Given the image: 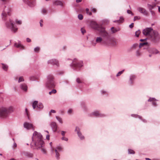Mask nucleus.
<instances>
[{"mask_svg":"<svg viewBox=\"0 0 160 160\" xmlns=\"http://www.w3.org/2000/svg\"><path fill=\"white\" fill-rule=\"evenodd\" d=\"M66 132L64 131H61V134L63 136H64L65 135V133Z\"/></svg>","mask_w":160,"mask_h":160,"instance_id":"61","label":"nucleus"},{"mask_svg":"<svg viewBox=\"0 0 160 160\" xmlns=\"http://www.w3.org/2000/svg\"><path fill=\"white\" fill-rule=\"evenodd\" d=\"M81 106L82 108L84 111H88V109L86 106L84 102H82L81 103Z\"/></svg>","mask_w":160,"mask_h":160,"instance_id":"26","label":"nucleus"},{"mask_svg":"<svg viewBox=\"0 0 160 160\" xmlns=\"http://www.w3.org/2000/svg\"><path fill=\"white\" fill-rule=\"evenodd\" d=\"M133 23H132L129 25V27L130 28H132L133 27Z\"/></svg>","mask_w":160,"mask_h":160,"instance_id":"60","label":"nucleus"},{"mask_svg":"<svg viewBox=\"0 0 160 160\" xmlns=\"http://www.w3.org/2000/svg\"><path fill=\"white\" fill-rule=\"evenodd\" d=\"M49 144L51 146V151L52 152V153H53L54 152V149H53L52 147V142H50Z\"/></svg>","mask_w":160,"mask_h":160,"instance_id":"50","label":"nucleus"},{"mask_svg":"<svg viewBox=\"0 0 160 160\" xmlns=\"http://www.w3.org/2000/svg\"><path fill=\"white\" fill-rule=\"evenodd\" d=\"M26 41L27 42H30L31 41V39L29 38H26Z\"/></svg>","mask_w":160,"mask_h":160,"instance_id":"59","label":"nucleus"},{"mask_svg":"<svg viewBox=\"0 0 160 160\" xmlns=\"http://www.w3.org/2000/svg\"><path fill=\"white\" fill-rule=\"evenodd\" d=\"M141 53L139 50H137L136 52V55L137 57H140L141 55Z\"/></svg>","mask_w":160,"mask_h":160,"instance_id":"38","label":"nucleus"},{"mask_svg":"<svg viewBox=\"0 0 160 160\" xmlns=\"http://www.w3.org/2000/svg\"><path fill=\"white\" fill-rule=\"evenodd\" d=\"M146 46L147 47L146 48H144V49H148L149 48L150 44L147 42L141 43L139 44V48H140L142 47Z\"/></svg>","mask_w":160,"mask_h":160,"instance_id":"23","label":"nucleus"},{"mask_svg":"<svg viewBox=\"0 0 160 160\" xmlns=\"http://www.w3.org/2000/svg\"><path fill=\"white\" fill-rule=\"evenodd\" d=\"M50 125L53 132H56L57 130V126L56 123L54 122H51Z\"/></svg>","mask_w":160,"mask_h":160,"instance_id":"22","label":"nucleus"},{"mask_svg":"<svg viewBox=\"0 0 160 160\" xmlns=\"http://www.w3.org/2000/svg\"><path fill=\"white\" fill-rule=\"evenodd\" d=\"M155 6V5L153 6L148 4V7L150 11L152 10V9Z\"/></svg>","mask_w":160,"mask_h":160,"instance_id":"33","label":"nucleus"},{"mask_svg":"<svg viewBox=\"0 0 160 160\" xmlns=\"http://www.w3.org/2000/svg\"><path fill=\"white\" fill-rule=\"evenodd\" d=\"M48 63L53 65H56L57 67L59 66V63L58 61L55 59H52L48 60Z\"/></svg>","mask_w":160,"mask_h":160,"instance_id":"19","label":"nucleus"},{"mask_svg":"<svg viewBox=\"0 0 160 160\" xmlns=\"http://www.w3.org/2000/svg\"><path fill=\"white\" fill-rule=\"evenodd\" d=\"M91 11L92 12H96V9L95 8H92L91 9Z\"/></svg>","mask_w":160,"mask_h":160,"instance_id":"63","label":"nucleus"},{"mask_svg":"<svg viewBox=\"0 0 160 160\" xmlns=\"http://www.w3.org/2000/svg\"><path fill=\"white\" fill-rule=\"evenodd\" d=\"M15 22L18 25H21L22 24V21L20 20H16L15 21Z\"/></svg>","mask_w":160,"mask_h":160,"instance_id":"49","label":"nucleus"},{"mask_svg":"<svg viewBox=\"0 0 160 160\" xmlns=\"http://www.w3.org/2000/svg\"><path fill=\"white\" fill-rule=\"evenodd\" d=\"M62 149L63 148L60 145L57 146L55 149H54V151L55 152V157L58 160L60 158V154L59 152L61 151Z\"/></svg>","mask_w":160,"mask_h":160,"instance_id":"9","label":"nucleus"},{"mask_svg":"<svg viewBox=\"0 0 160 160\" xmlns=\"http://www.w3.org/2000/svg\"><path fill=\"white\" fill-rule=\"evenodd\" d=\"M23 2L31 7L35 6L36 5L35 0H22Z\"/></svg>","mask_w":160,"mask_h":160,"instance_id":"15","label":"nucleus"},{"mask_svg":"<svg viewBox=\"0 0 160 160\" xmlns=\"http://www.w3.org/2000/svg\"><path fill=\"white\" fill-rule=\"evenodd\" d=\"M78 18L80 20H82L83 18V16L81 14H79L78 15Z\"/></svg>","mask_w":160,"mask_h":160,"instance_id":"46","label":"nucleus"},{"mask_svg":"<svg viewBox=\"0 0 160 160\" xmlns=\"http://www.w3.org/2000/svg\"><path fill=\"white\" fill-rule=\"evenodd\" d=\"M14 46L20 49H24V47L21 44L20 41H19L18 43L16 42L14 44Z\"/></svg>","mask_w":160,"mask_h":160,"instance_id":"25","label":"nucleus"},{"mask_svg":"<svg viewBox=\"0 0 160 160\" xmlns=\"http://www.w3.org/2000/svg\"><path fill=\"white\" fill-rule=\"evenodd\" d=\"M99 35L103 40L104 42L106 43L110 39L111 37V35L105 30V28L102 27L98 31Z\"/></svg>","mask_w":160,"mask_h":160,"instance_id":"5","label":"nucleus"},{"mask_svg":"<svg viewBox=\"0 0 160 160\" xmlns=\"http://www.w3.org/2000/svg\"><path fill=\"white\" fill-rule=\"evenodd\" d=\"M53 5L55 6H59L63 8L64 6V3L59 0H55L53 1Z\"/></svg>","mask_w":160,"mask_h":160,"instance_id":"18","label":"nucleus"},{"mask_svg":"<svg viewBox=\"0 0 160 160\" xmlns=\"http://www.w3.org/2000/svg\"><path fill=\"white\" fill-rule=\"evenodd\" d=\"M157 101H158V100L156 99L155 98L151 97H150L149 99L148 100V102H153Z\"/></svg>","mask_w":160,"mask_h":160,"instance_id":"30","label":"nucleus"},{"mask_svg":"<svg viewBox=\"0 0 160 160\" xmlns=\"http://www.w3.org/2000/svg\"><path fill=\"white\" fill-rule=\"evenodd\" d=\"M136 78V76L134 74H131L129 76L128 83L130 85L132 86L134 84Z\"/></svg>","mask_w":160,"mask_h":160,"instance_id":"17","label":"nucleus"},{"mask_svg":"<svg viewBox=\"0 0 160 160\" xmlns=\"http://www.w3.org/2000/svg\"><path fill=\"white\" fill-rule=\"evenodd\" d=\"M86 11L87 13L89 14V15H91L92 14V12L89 11V9L87 8L86 9Z\"/></svg>","mask_w":160,"mask_h":160,"instance_id":"48","label":"nucleus"},{"mask_svg":"<svg viewBox=\"0 0 160 160\" xmlns=\"http://www.w3.org/2000/svg\"><path fill=\"white\" fill-rule=\"evenodd\" d=\"M91 25L92 28L98 31L99 30L101 29L103 27L98 24L95 21H91Z\"/></svg>","mask_w":160,"mask_h":160,"instance_id":"12","label":"nucleus"},{"mask_svg":"<svg viewBox=\"0 0 160 160\" xmlns=\"http://www.w3.org/2000/svg\"><path fill=\"white\" fill-rule=\"evenodd\" d=\"M34 50L35 52L38 53L40 50V48L39 47H37L34 48Z\"/></svg>","mask_w":160,"mask_h":160,"instance_id":"37","label":"nucleus"},{"mask_svg":"<svg viewBox=\"0 0 160 160\" xmlns=\"http://www.w3.org/2000/svg\"><path fill=\"white\" fill-rule=\"evenodd\" d=\"M73 112V110L72 109H69L67 111V113L69 115H71Z\"/></svg>","mask_w":160,"mask_h":160,"instance_id":"43","label":"nucleus"},{"mask_svg":"<svg viewBox=\"0 0 160 160\" xmlns=\"http://www.w3.org/2000/svg\"><path fill=\"white\" fill-rule=\"evenodd\" d=\"M119 31V29H117L115 28V29H113L112 31H111L112 33H114L118 31Z\"/></svg>","mask_w":160,"mask_h":160,"instance_id":"47","label":"nucleus"},{"mask_svg":"<svg viewBox=\"0 0 160 160\" xmlns=\"http://www.w3.org/2000/svg\"><path fill=\"white\" fill-rule=\"evenodd\" d=\"M92 114L95 117L100 118L105 117L106 116L104 114L101 113L98 110L94 111Z\"/></svg>","mask_w":160,"mask_h":160,"instance_id":"16","label":"nucleus"},{"mask_svg":"<svg viewBox=\"0 0 160 160\" xmlns=\"http://www.w3.org/2000/svg\"><path fill=\"white\" fill-rule=\"evenodd\" d=\"M124 19L122 16L120 17V19L118 20H114L113 21L114 22H118V23H122L124 22Z\"/></svg>","mask_w":160,"mask_h":160,"instance_id":"27","label":"nucleus"},{"mask_svg":"<svg viewBox=\"0 0 160 160\" xmlns=\"http://www.w3.org/2000/svg\"><path fill=\"white\" fill-rule=\"evenodd\" d=\"M81 30V32L82 33V34H83L85 33L86 32V30L82 28Z\"/></svg>","mask_w":160,"mask_h":160,"instance_id":"55","label":"nucleus"},{"mask_svg":"<svg viewBox=\"0 0 160 160\" xmlns=\"http://www.w3.org/2000/svg\"><path fill=\"white\" fill-rule=\"evenodd\" d=\"M150 38L152 41L154 42H158L160 38V35L158 32L156 31H153L151 33Z\"/></svg>","mask_w":160,"mask_h":160,"instance_id":"7","label":"nucleus"},{"mask_svg":"<svg viewBox=\"0 0 160 160\" xmlns=\"http://www.w3.org/2000/svg\"><path fill=\"white\" fill-rule=\"evenodd\" d=\"M128 153L129 154H134L135 153V152L133 150L131 149H128Z\"/></svg>","mask_w":160,"mask_h":160,"instance_id":"31","label":"nucleus"},{"mask_svg":"<svg viewBox=\"0 0 160 160\" xmlns=\"http://www.w3.org/2000/svg\"><path fill=\"white\" fill-rule=\"evenodd\" d=\"M41 12L43 14L45 15L47 13V10L44 8H42L41 9Z\"/></svg>","mask_w":160,"mask_h":160,"instance_id":"34","label":"nucleus"},{"mask_svg":"<svg viewBox=\"0 0 160 160\" xmlns=\"http://www.w3.org/2000/svg\"><path fill=\"white\" fill-rule=\"evenodd\" d=\"M101 92L102 94H106V91L104 90H101Z\"/></svg>","mask_w":160,"mask_h":160,"instance_id":"57","label":"nucleus"},{"mask_svg":"<svg viewBox=\"0 0 160 160\" xmlns=\"http://www.w3.org/2000/svg\"><path fill=\"white\" fill-rule=\"evenodd\" d=\"M25 155L30 158H32L33 156V154L29 152H26L25 153Z\"/></svg>","mask_w":160,"mask_h":160,"instance_id":"35","label":"nucleus"},{"mask_svg":"<svg viewBox=\"0 0 160 160\" xmlns=\"http://www.w3.org/2000/svg\"><path fill=\"white\" fill-rule=\"evenodd\" d=\"M11 8L10 6H4L1 14L2 20L5 23L6 27L11 30L14 33L16 32L18 28L17 27L12 20L9 18L11 15Z\"/></svg>","mask_w":160,"mask_h":160,"instance_id":"1","label":"nucleus"},{"mask_svg":"<svg viewBox=\"0 0 160 160\" xmlns=\"http://www.w3.org/2000/svg\"><path fill=\"white\" fill-rule=\"evenodd\" d=\"M47 88H53L55 86L54 77L52 75H49L47 76V80L46 83Z\"/></svg>","mask_w":160,"mask_h":160,"instance_id":"6","label":"nucleus"},{"mask_svg":"<svg viewBox=\"0 0 160 160\" xmlns=\"http://www.w3.org/2000/svg\"><path fill=\"white\" fill-rule=\"evenodd\" d=\"M137 10L139 12L141 13L142 14L144 15L148 16V11L144 8L139 7L137 8Z\"/></svg>","mask_w":160,"mask_h":160,"instance_id":"20","label":"nucleus"},{"mask_svg":"<svg viewBox=\"0 0 160 160\" xmlns=\"http://www.w3.org/2000/svg\"><path fill=\"white\" fill-rule=\"evenodd\" d=\"M43 21L42 19H41L40 20V26L41 27H42L43 26V24H42V23L43 22Z\"/></svg>","mask_w":160,"mask_h":160,"instance_id":"58","label":"nucleus"},{"mask_svg":"<svg viewBox=\"0 0 160 160\" xmlns=\"http://www.w3.org/2000/svg\"><path fill=\"white\" fill-rule=\"evenodd\" d=\"M56 92L57 91L56 89H53L52 90L49 92V94L51 95L52 93L55 94Z\"/></svg>","mask_w":160,"mask_h":160,"instance_id":"44","label":"nucleus"},{"mask_svg":"<svg viewBox=\"0 0 160 160\" xmlns=\"http://www.w3.org/2000/svg\"><path fill=\"white\" fill-rule=\"evenodd\" d=\"M75 132H76L78 136L81 140H83L85 139L84 136L82 135L80 128L78 126H76L75 128Z\"/></svg>","mask_w":160,"mask_h":160,"instance_id":"13","label":"nucleus"},{"mask_svg":"<svg viewBox=\"0 0 160 160\" xmlns=\"http://www.w3.org/2000/svg\"><path fill=\"white\" fill-rule=\"evenodd\" d=\"M140 33V31L139 30L136 31L135 32V36L137 37H138Z\"/></svg>","mask_w":160,"mask_h":160,"instance_id":"45","label":"nucleus"},{"mask_svg":"<svg viewBox=\"0 0 160 160\" xmlns=\"http://www.w3.org/2000/svg\"><path fill=\"white\" fill-rule=\"evenodd\" d=\"M124 69H123L121 71L119 72L118 73L116 74V76L117 77H118L120 76L124 72Z\"/></svg>","mask_w":160,"mask_h":160,"instance_id":"36","label":"nucleus"},{"mask_svg":"<svg viewBox=\"0 0 160 160\" xmlns=\"http://www.w3.org/2000/svg\"><path fill=\"white\" fill-rule=\"evenodd\" d=\"M56 118L60 123H62L63 122L62 120V119L61 118L57 116H56Z\"/></svg>","mask_w":160,"mask_h":160,"instance_id":"39","label":"nucleus"},{"mask_svg":"<svg viewBox=\"0 0 160 160\" xmlns=\"http://www.w3.org/2000/svg\"><path fill=\"white\" fill-rule=\"evenodd\" d=\"M131 116L135 118H138L140 119H141V116L136 114H132Z\"/></svg>","mask_w":160,"mask_h":160,"instance_id":"32","label":"nucleus"},{"mask_svg":"<svg viewBox=\"0 0 160 160\" xmlns=\"http://www.w3.org/2000/svg\"><path fill=\"white\" fill-rule=\"evenodd\" d=\"M20 88L23 91L26 92L28 90L27 85L25 83H22L20 85Z\"/></svg>","mask_w":160,"mask_h":160,"instance_id":"24","label":"nucleus"},{"mask_svg":"<svg viewBox=\"0 0 160 160\" xmlns=\"http://www.w3.org/2000/svg\"><path fill=\"white\" fill-rule=\"evenodd\" d=\"M152 105L154 107H156L157 106V104L155 101L153 102H152Z\"/></svg>","mask_w":160,"mask_h":160,"instance_id":"54","label":"nucleus"},{"mask_svg":"<svg viewBox=\"0 0 160 160\" xmlns=\"http://www.w3.org/2000/svg\"><path fill=\"white\" fill-rule=\"evenodd\" d=\"M23 126L24 127L27 129H32L33 130H34V129L33 125L29 122H25L23 124Z\"/></svg>","mask_w":160,"mask_h":160,"instance_id":"21","label":"nucleus"},{"mask_svg":"<svg viewBox=\"0 0 160 160\" xmlns=\"http://www.w3.org/2000/svg\"><path fill=\"white\" fill-rule=\"evenodd\" d=\"M36 78L34 76H31L29 77V79L31 81H34L36 79Z\"/></svg>","mask_w":160,"mask_h":160,"instance_id":"52","label":"nucleus"},{"mask_svg":"<svg viewBox=\"0 0 160 160\" xmlns=\"http://www.w3.org/2000/svg\"><path fill=\"white\" fill-rule=\"evenodd\" d=\"M14 111L13 107H10L8 108L0 107V118H5Z\"/></svg>","mask_w":160,"mask_h":160,"instance_id":"4","label":"nucleus"},{"mask_svg":"<svg viewBox=\"0 0 160 160\" xmlns=\"http://www.w3.org/2000/svg\"><path fill=\"white\" fill-rule=\"evenodd\" d=\"M140 19V17L139 16H135L134 17L133 20L134 21H135L137 20H139Z\"/></svg>","mask_w":160,"mask_h":160,"instance_id":"51","label":"nucleus"},{"mask_svg":"<svg viewBox=\"0 0 160 160\" xmlns=\"http://www.w3.org/2000/svg\"><path fill=\"white\" fill-rule=\"evenodd\" d=\"M2 65V69L4 70L5 71H7L8 70V66L5 64L4 63H1Z\"/></svg>","mask_w":160,"mask_h":160,"instance_id":"28","label":"nucleus"},{"mask_svg":"<svg viewBox=\"0 0 160 160\" xmlns=\"http://www.w3.org/2000/svg\"><path fill=\"white\" fill-rule=\"evenodd\" d=\"M67 60L70 61L71 63L70 66L73 70L76 71H79L83 66V62L82 61L79 60L77 58H74L73 60L69 58Z\"/></svg>","mask_w":160,"mask_h":160,"instance_id":"3","label":"nucleus"},{"mask_svg":"<svg viewBox=\"0 0 160 160\" xmlns=\"http://www.w3.org/2000/svg\"><path fill=\"white\" fill-rule=\"evenodd\" d=\"M32 139V141L30 143L31 148L33 149H40L42 153L46 154V150L44 148L45 143L41 134L35 131Z\"/></svg>","mask_w":160,"mask_h":160,"instance_id":"2","label":"nucleus"},{"mask_svg":"<svg viewBox=\"0 0 160 160\" xmlns=\"http://www.w3.org/2000/svg\"><path fill=\"white\" fill-rule=\"evenodd\" d=\"M62 139L63 140H65L66 141H67L68 140V139L67 138L64 137H62Z\"/></svg>","mask_w":160,"mask_h":160,"instance_id":"56","label":"nucleus"},{"mask_svg":"<svg viewBox=\"0 0 160 160\" xmlns=\"http://www.w3.org/2000/svg\"><path fill=\"white\" fill-rule=\"evenodd\" d=\"M32 108L34 109L36 108L37 110H40L43 108V105L41 102H39L37 101H34L32 103Z\"/></svg>","mask_w":160,"mask_h":160,"instance_id":"8","label":"nucleus"},{"mask_svg":"<svg viewBox=\"0 0 160 160\" xmlns=\"http://www.w3.org/2000/svg\"><path fill=\"white\" fill-rule=\"evenodd\" d=\"M0 1L4 4H5L8 2H9V0H0Z\"/></svg>","mask_w":160,"mask_h":160,"instance_id":"53","label":"nucleus"},{"mask_svg":"<svg viewBox=\"0 0 160 160\" xmlns=\"http://www.w3.org/2000/svg\"><path fill=\"white\" fill-rule=\"evenodd\" d=\"M24 81V79L23 78V77L22 76L20 77L18 80V82L20 83L21 82H23Z\"/></svg>","mask_w":160,"mask_h":160,"instance_id":"40","label":"nucleus"},{"mask_svg":"<svg viewBox=\"0 0 160 160\" xmlns=\"http://www.w3.org/2000/svg\"><path fill=\"white\" fill-rule=\"evenodd\" d=\"M151 14L152 15H155V12L154 11H152V10H151V11H150Z\"/></svg>","mask_w":160,"mask_h":160,"instance_id":"62","label":"nucleus"},{"mask_svg":"<svg viewBox=\"0 0 160 160\" xmlns=\"http://www.w3.org/2000/svg\"><path fill=\"white\" fill-rule=\"evenodd\" d=\"M159 51L156 49H153L152 50V53L154 54H157L158 53Z\"/></svg>","mask_w":160,"mask_h":160,"instance_id":"42","label":"nucleus"},{"mask_svg":"<svg viewBox=\"0 0 160 160\" xmlns=\"http://www.w3.org/2000/svg\"><path fill=\"white\" fill-rule=\"evenodd\" d=\"M97 43H100L102 45H105L106 43L104 42L103 39L101 37H98L96 38V43H93L92 45L95 46Z\"/></svg>","mask_w":160,"mask_h":160,"instance_id":"14","label":"nucleus"},{"mask_svg":"<svg viewBox=\"0 0 160 160\" xmlns=\"http://www.w3.org/2000/svg\"><path fill=\"white\" fill-rule=\"evenodd\" d=\"M117 44L116 41L114 39L112 38L111 37L110 39L106 43L105 46L115 47L116 46Z\"/></svg>","mask_w":160,"mask_h":160,"instance_id":"10","label":"nucleus"},{"mask_svg":"<svg viewBox=\"0 0 160 160\" xmlns=\"http://www.w3.org/2000/svg\"><path fill=\"white\" fill-rule=\"evenodd\" d=\"M76 82L78 84H82L84 83L83 80L79 78H77Z\"/></svg>","mask_w":160,"mask_h":160,"instance_id":"29","label":"nucleus"},{"mask_svg":"<svg viewBox=\"0 0 160 160\" xmlns=\"http://www.w3.org/2000/svg\"><path fill=\"white\" fill-rule=\"evenodd\" d=\"M138 46V44L137 43H135L132 45L131 48L132 49H135Z\"/></svg>","mask_w":160,"mask_h":160,"instance_id":"41","label":"nucleus"},{"mask_svg":"<svg viewBox=\"0 0 160 160\" xmlns=\"http://www.w3.org/2000/svg\"><path fill=\"white\" fill-rule=\"evenodd\" d=\"M12 147L13 148H16L17 147V144L16 142H14Z\"/></svg>","mask_w":160,"mask_h":160,"instance_id":"64","label":"nucleus"},{"mask_svg":"<svg viewBox=\"0 0 160 160\" xmlns=\"http://www.w3.org/2000/svg\"><path fill=\"white\" fill-rule=\"evenodd\" d=\"M153 31L152 28H147L143 30L142 33L145 36H149L150 37L151 33Z\"/></svg>","mask_w":160,"mask_h":160,"instance_id":"11","label":"nucleus"}]
</instances>
